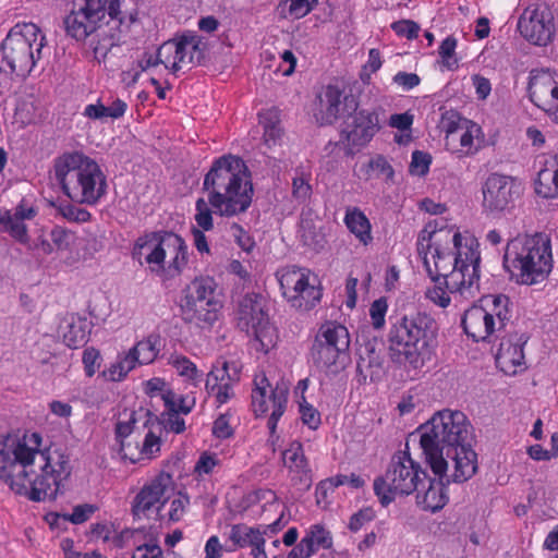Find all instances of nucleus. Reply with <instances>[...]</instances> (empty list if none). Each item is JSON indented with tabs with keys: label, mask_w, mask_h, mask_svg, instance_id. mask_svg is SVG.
<instances>
[{
	"label": "nucleus",
	"mask_w": 558,
	"mask_h": 558,
	"mask_svg": "<svg viewBox=\"0 0 558 558\" xmlns=\"http://www.w3.org/2000/svg\"><path fill=\"white\" fill-rule=\"evenodd\" d=\"M37 433L0 442V477L33 501L53 500L71 474L70 457L60 449L40 450Z\"/></svg>",
	"instance_id": "nucleus-1"
},
{
	"label": "nucleus",
	"mask_w": 558,
	"mask_h": 558,
	"mask_svg": "<svg viewBox=\"0 0 558 558\" xmlns=\"http://www.w3.org/2000/svg\"><path fill=\"white\" fill-rule=\"evenodd\" d=\"M203 186L207 192V205L220 216L242 214L252 203L253 185L246 174V166L239 157L228 155L218 158L205 175Z\"/></svg>",
	"instance_id": "nucleus-2"
},
{
	"label": "nucleus",
	"mask_w": 558,
	"mask_h": 558,
	"mask_svg": "<svg viewBox=\"0 0 558 558\" xmlns=\"http://www.w3.org/2000/svg\"><path fill=\"white\" fill-rule=\"evenodd\" d=\"M417 254L433 282H439L462 260L478 259V242L470 234L450 230H423L417 241Z\"/></svg>",
	"instance_id": "nucleus-3"
},
{
	"label": "nucleus",
	"mask_w": 558,
	"mask_h": 558,
	"mask_svg": "<svg viewBox=\"0 0 558 558\" xmlns=\"http://www.w3.org/2000/svg\"><path fill=\"white\" fill-rule=\"evenodd\" d=\"M420 444L435 475L448 471L445 452L469 442L471 425L461 411L442 410L432 416L420 429Z\"/></svg>",
	"instance_id": "nucleus-4"
},
{
	"label": "nucleus",
	"mask_w": 558,
	"mask_h": 558,
	"mask_svg": "<svg viewBox=\"0 0 558 558\" xmlns=\"http://www.w3.org/2000/svg\"><path fill=\"white\" fill-rule=\"evenodd\" d=\"M504 264L518 283L532 286L543 282L553 268L549 238L535 233L511 240L506 247Z\"/></svg>",
	"instance_id": "nucleus-5"
},
{
	"label": "nucleus",
	"mask_w": 558,
	"mask_h": 558,
	"mask_svg": "<svg viewBox=\"0 0 558 558\" xmlns=\"http://www.w3.org/2000/svg\"><path fill=\"white\" fill-rule=\"evenodd\" d=\"M435 330V320L425 313L403 316L391 326L388 335L390 359L413 368L422 367Z\"/></svg>",
	"instance_id": "nucleus-6"
},
{
	"label": "nucleus",
	"mask_w": 558,
	"mask_h": 558,
	"mask_svg": "<svg viewBox=\"0 0 558 558\" xmlns=\"http://www.w3.org/2000/svg\"><path fill=\"white\" fill-rule=\"evenodd\" d=\"M54 175L64 194L78 203H95L101 195V170L80 153L64 154L54 163Z\"/></svg>",
	"instance_id": "nucleus-7"
},
{
	"label": "nucleus",
	"mask_w": 558,
	"mask_h": 558,
	"mask_svg": "<svg viewBox=\"0 0 558 558\" xmlns=\"http://www.w3.org/2000/svg\"><path fill=\"white\" fill-rule=\"evenodd\" d=\"M369 81V73L361 72L359 77L348 76L323 86L316 97V120L320 124H332L339 119L350 117L356 111L359 97Z\"/></svg>",
	"instance_id": "nucleus-8"
},
{
	"label": "nucleus",
	"mask_w": 558,
	"mask_h": 558,
	"mask_svg": "<svg viewBox=\"0 0 558 558\" xmlns=\"http://www.w3.org/2000/svg\"><path fill=\"white\" fill-rule=\"evenodd\" d=\"M46 36L32 22L15 24L8 33L0 48V70H32L39 65Z\"/></svg>",
	"instance_id": "nucleus-9"
},
{
	"label": "nucleus",
	"mask_w": 558,
	"mask_h": 558,
	"mask_svg": "<svg viewBox=\"0 0 558 558\" xmlns=\"http://www.w3.org/2000/svg\"><path fill=\"white\" fill-rule=\"evenodd\" d=\"M426 472L408 451H398L381 476L374 481V492L384 507L397 497L409 496L420 486H425Z\"/></svg>",
	"instance_id": "nucleus-10"
},
{
	"label": "nucleus",
	"mask_w": 558,
	"mask_h": 558,
	"mask_svg": "<svg viewBox=\"0 0 558 558\" xmlns=\"http://www.w3.org/2000/svg\"><path fill=\"white\" fill-rule=\"evenodd\" d=\"M509 305L510 300L504 294L484 298L482 305L471 306L464 312L462 317L464 332L476 342H490L510 322Z\"/></svg>",
	"instance_id": "nucleus-11"
},
{
	"label": "nucleus",
	"mask_w": 558,
	"mask_h": 558,
	"mask_svg": "<svg viewBox=\"0 0 558 558\" xmlns=\"http://www.w3.org/2000/svg\"><path fill=\"white\" fill-rule=\"evenodd\" d=\"M216 283L210 277L195 278L185 289L181 301L184 323L198 328H210L218 320L222 304L216 294Z\"/></svg>",
	"instance_id": "nucleus-12"
},
{
	"label": "nucleus",
	"mask_w": 558,
	"mask_h": 558,
	"mask_svg": "<svg viewBox=\"0 0 558 558\" xmlns=\"http://www.w3.org/2000/svg\"><path fill=\"white\" fill-rule=\"evenodd\" d=\"M238 326L254 337V348L267 353L277 342L276 328L269 323L264 300L256 294L244 295L238 305Z\"/></svg>",
	"instance_id": "nucleus-13"
},
{
	"label": "nucleus",
	"mask_w": 558,
	"mask_h": 558,
	"mask_svg": "<svg viewBox=\"0 0 558 558\" xmlns=\"http://www.w3.org/2000/svg\"><path fill=\"white\" fill-rule=\"evenodd\" d=\"M140 250H145V260L153 272L165 278L167 255L175 253L172 271L182 272L187 265V246L184 240L172 232L158 236L153 234L144 243H138Z\"/></svg>",
	"instance_id": "nucleus-14"
},
{
	"label": "nucleus",
	"mask_w": 558,
	"mask_h": 558,
	"mask_svg": "<svg viewBox=\"0 0 558 558\" xmlns=\"http://www.w3.org/2000/svg\"><path fill=\"white\" fill-rule=\"evenodd\" d=\"M137 422L136 412L124 410L119 414L116 423V441L118 442V452L122 459H129L135 463L142 459H151L160 450V437L149 429L145 434L144 441L140 447L138 441H132V433Z\"/></svg>",
	"instance_id": "nucleus-15"
},
{
	"label": "nucleus",
	"mask_w": 558,
	"mask_h": 558,
	"mask_svg": "<svg viewBox=\"0 0 558 558\" xmlns=\"http://www.w3.org/2000/svg\"><path fill=\"white\" fill-rule=\"evenodd\" d=\"M283 298L300 311H310L322 299V291L311 281L310 271L296 267H286L277 271Z\"/></svg>",
	"instance_id": "nucleus-16"
},
{
	"label": "nucleus",
	"mask_w": 558,
	"mask_h": 558,
	"mask_svg": "<svg viewBox=\"0 0 558 558\" xmlns=\"http://www.w3.org/2000/svg\"><path fill=\"white\" fill-rule=\"evenodd\" d=\"M350 347L348 329L332 322L320 326L311 349L314 364L319 368H329L347 356Z\"/></svg>",
	"instance_id": "nucleus-17"
},
{
	"label": "nucleus",
	"mask_w": 558,
	"mask_h": 558,
	"mask_svg": "<svg viewBox=\"0 0 558 558\" xmlns=\"http://www.w3.org/2000/svg\"><path fill=\"white\" fill-rule=\"evenodd\" d=\"M288 402V390L286 388H271L268 378L264 373L257 374L254 378L252 391V407L254 413L259 416L271 410L268 428L275 433L279 418L286 411Z\"/></svg>",
	"instance_id": "nucleus-18"
},
{
	"label": "nucleus",
	"mask_w": 558,
	"mask_h": 558,
	"mask_svg": "<svg viewBox=\"0 0 558 558\" xmlns=\"http://www.w3.org/2000/svg\"><path fill=\"white\" fill-rule=\"evenodd\" d=\"M522 37L537 46H546L555 34L554 16L545 4H531L524 9L518 21Z\"/></svg>",
	"instance_id": "nucleus-19"
},
{
	"label": "nucleus",
	"mask_w": 558,
	"mask_h": 558,
	"mask_svg": "<svg viewBox=\"0 0 558 558\" xmlns=\"http://www.w3.org/2000/svg\"><path fill=\"white\" fill-rule=\"evenodd\" d=\"M157 62L165 70H180L182 66L201 65L203 51L195 36H181L178 40H168L157 50Z\"/></svg>",
	"instance_id": "nucleus-20"
},
{
	"label": "nucleus",
	"mask_w": 558,
	"mask_h": 558,
	"mask_svg": "<svg viewBox=\"0 0 558 558\" xmlns=\"http://www.w3.org/2000/svg\"><path fill=\"white\" fill-rule=\"evenodd\" d=\"M105 17V0H83L77 10H72L63 21L65 33L84 40L101 26Z\"/></svg>",
	"instance_id": "nucleus-21"
},
{
	"label": "nucleus",
	"mask_w": 558,
	"mask_h": 558,
	"mask_svg": "<svg viewBox=\"0 0 558 558\" xmlns=\"http://www.w3.org/2000/svg\"><path fill=\"white\" fill-rule=\"evenodd\" d=\"M481 254L476 262H458L447 275L442 277L445 287L454 299L470 300L478 292Z\"/></svg>",
	"instance_id": "nucleus-22"
},
{
	"label": "nucleus",
	"mask_w": 558,
	"mask_h": 558,
	"mask_svg": "<svg viewBox=\"0 0 558 558\" xmlns=\"http://www.w3.org/2000/svg\"><path fill=\"white\" fill-rule=\"evenodd\" d=\"M519 194V184L512 177L492 173L483 185V206L490 213L507 209Z\"/></svg>",
	"instance_id": "nucleus-23"
},
{
	"label": "nucleus",
	"mask_w": 558,
	"mask_h": 558,
	"mask_svg": "<svg viewBox=\"0 0 558 558\" xmlns=\"http://www.w3.org/2000/svg\"><path fill=\"white\" fill-rule=\"evenodd\" d=\"M172 489V477L168 473H160L146 484L137 494L133 505V512L138 518H149L155 510L158 511L166 501V495Z\"/></svg>",
	"instance_id": "nucleus-24"
},
{
	"label": "nucleus",
	"mask_w": 558,
	"mask_h": 558,
	"mask_svg": "<svg viewBox=\"0 0 558 558\" xmlns=\"http://www.w3.org/2000/svg\"><path fill=\"white\" fill-rule=\"evenodd\" d=\"M379 117L376 111L360 110L345 122L341 132L342 138L350 148L365 146L379 131Z\"/></svg>",
	"instance_id": "nucleus-25"
},
{
	"label": "nucleus",
	"mask_w": 558,
	"mask_h": 558,
	"mask_svg": "<svg viewBox=\"0 0 558 558\" xmlns=\"http://www.w3.org/2000/svg\"><path fill=\"white\" fill-rule=\"evenodd\" d=\"M526 341L527 337L524 335L509 336L501 340L496 354V364L506 375H515L524 371L523 345Z\"/></svg>",
	"instance_id": "nucleus-26"
},
{
	"label": "nucleus",
	"mask_w": 558,
	"mask_h": 558,
	"mask_svg": "<svg viewBox=\"0 0 558 558\" xmlns=\"http://www.w3.org/2000/svg\"><path fill=\"white\" fill-rule=\"evenodd\" d=\"M37 209L21 202L13 210L0 213V223L3 230L15 241L23 245L29 244V235L26 221L35 218Z\"/></svg>",
	"instance_id": "nucleus-27"
},
{
	"label": "nucleus",
	"mask_w": 558,
	"mask_h": 558,
	"mask_svg": "<svg viewBox=\"0 0 558 558\" xmlns=\"http://www.w3.org/2000/svg\"><path fill=\"white\" fill-rule=\"evenodd\" d=\"M446 460L452 462L451 478L453 482L463 483L471 478L477 471V456L470 442L450 449L445 452ZM449 463V461H447Z\"/></svg>",
	"instance_id": "nucleus-28"
},
{
	"label": "nucleus",
	"mask_w": 558,
	"mask_h": 558,
	"mask_svg": "<svg viewBox=\"0 0 558 558\" xmlns=\"http://www.w3.org/2000/svg\"><path fill=\"white\" fill-rule=\"evenodd\" d=\"M446 475L442 474L439 476V480L430 478L426 475V480H424L425 486H420L416 494V504L425 511L436 512L442 509L447 501L448 496L445 490V485L442 483V477Z\"/></svg>",
	"instance_id": "nucleus-29"
},
{
	"label": "nucleus",
	"mask_w": 558,
	"mask_h": 558,
	"mask_svg": "<svg viewBox=\"0 0 558 558\" xmlns=\"http://www.w3.org/2000/svg\"><path fill=\"white\" fill-rule=\"evenodd\" d=\"M258 123L263 128V145L268 150H275L284 143L286 132L281 124L280 111L277 108L262 110Z\"/></svg>",
	"instance_id": "nucleus-30"
},
{
	"label": "nucleus",
	"mask_w": 558,
	"mask_h": 558,
	"mask_svg": "<svg viewBox=\"0 0 558 558\" xmlns=\"http://www.w3.org/2000/svg\"><path fill=\"white\" fill-rule=\"evenodd\" d=\"M90 332V322L76 314H69L61 320L59 335L64 344L71 349L82 347Z\"/></svg>",
	"instance_id": "nucleus-31"
},
{
	"label": "nucleus",
	"mask_w": 558,
	"mask_h": 558,
	"mask_svg": "<svg viewBox=\"0 0 558 558\" xmlns=\"http://www.w3.org/2000/svg\"><path fill=\"white\" fill-rule=\"evenodd\" d=\"M356 371L363 381L367 379L374 381L380 378L384 373V359L374 344L366 343L361 348Z\"/></svg>",
	"instance_id": "nucleus-32"
},
{
	"label": "nucleus",
	"mask_w": 558,
	"mask_h": 558,
	"mask_svg": "<svg viewBox=\"0 0 558 558\" xmlns=\"http://www.w3.org/2000/svg\"><path fill=\"white\" fill-rule=\"evenodd\" d=\"M461 134L449 136L446 138V148L458 157L471 156L478 150L474 140L481 134V128L472 121L468 126L463 128Z\"/></svg>",
	"instance_id": "nucleus-33"
},
{
	"label": "nucleus",
	"mask_w": 558,
	"mask_h": 558,
	"mask_svg": "<svg viewBox=\"0 0 558 558\" xmlns=\"http://www.w3.org/2000/svg\"><path fill=\"white\" fill-rule=\"evenodd\" d=\"M196 214L194 219L198 228L192 229L194 245L199 253L209 254L210 250L204 231H209L214 227L213 214L204 198H198L195 204Z\"/></svg>",
	"instance_id": "nucleus-34"
},
{
	"label": "nucleus",
	"mask_w": 558,
	"mask_h": 558,
	"mask_svg": "<svg viewBox=\"0 0 558 558\" xmlns=\"http://www.w3.org/2000/svg\"><path fill=\"white\" fill-rule=\"evenodd\" d=\"M535 192L544 198L558 197V155L549 166L538 172Z\"/></svg>",
	"instance_id": "nucleus-35"
},
{
	"label": "nucleus",
	"mask_w": 558,
	"mask_h": 558,
	"mask_svg": "<svg viewBox=\"0 0 558 558\" xmlns=\"http://www.w3.org/2000/svg\"><path fill=\"white\" fill-rule=\"evenodd\" d=\"M241 368L236 362H229L223 360L221 367L215 366L208 374L206 379V390L208 393L215 392L221 383L238 381L240 379Z\"/></svg>",
	"instance_id": "nucleus-36"
},
{
	"label": "nucleus",
	"mask_w": 558,
	"mask_h": 558,
	"mask_svg": "<svg viewBox=\"0 0 558 558\" xmlns=\"http://www.w3.org/2000/svg\"><path fill=\"white\" fill-rule=\"evenodd\" d=\"M344 222L360 242L366 245L372 241L369 220L359 208L347 209Z\"/></svg>",
	"instance_id": "nucleus-37"
},
{
	"label": "nucleus",
	"mask_w": 558,
	"mask_h": 558,
	"mask_svg": "<svg viewBox=\"0 0 558 558\" xmlns=\"http://www.w3.org/2000/svg\"><path fill=\"white\" fill-rule=\"evenodd\" d=\"M283 464L290 470V472L302 473L307 481V474L310 472L307 460L303 452L302 444L293 441L282 452Z\"/></svg>",
	"instance_id": "nucleus-38"
},
{
	"label": "nucleus",
	"mask_w": 558,
	"mask_h": 558,
	"mask_svg": "<svg viewBox=\"0 0 558 558\" xmlns=\"http://www.w3.org/2000/svg\"><path fill=\"white\" fill-rule=\"evenodd\" d=\"M364 180L373 178H384L386 181H392L395 171L392 166L383 155H376L361 167Z\"/></svg>",
	"instance_id": "nucleus-39"
},
{
	"label": "nucleus",
	"mask_w": 558,
	"mask_h": 558,
	"mask_svg": "<svg viewBox=\"0 0 558 558\" xmlns=\"http://www.w3.org/2000/svg\"><path fill=\"white\" fill-rule=\"evenodd\" d=\"M158 342L159 337L150 335L129 350L137 365H147L155 361L159 352L157 348Z\"/></svg>",
	"instance_id": "nucleus-40"
},
{
	"label": "nucleus",
	"mask_w": 558,
	"mask_h": 558,
	"mask_svg": "<svg viewBox=\"0 0 558 558\" xmlns=\"http://www.w3.org/2000/svg\"><path fill=\"white\" fill-rule=\"evenodd\" d=\"M303 538L312 547L313 554L320 548L329 549L332 546L331 533L322 524L312 525Z\"/></svg>",
	"instance_id": "nucleus-41"
},
{
	"label": "nucleus",
	"mask_w": 558,
	"mask_h": 558,
	"mask_svg": "<svg viewBox=\"0 0 558 558\" xmlns=\"http://www.w3.org/2000/svg\"><path fill=\"white\" fill-rule=\"evenodd\" d=\"M260 534L258 529L245 524H234L231 526L228 538L235 547L243 548L250 546L255 539H258V535Z\"/></svg>",
	"instance_id": "nucleus-42"
},
{
	"label": "nucleus",
	"mask_w": 558,
	"mask_h": 558,
	"mask_svg": "<svg viewBox=\"0 0 558 558\" xmlns=\"http://www.w3.org/2000/svg\"><path fill=\"white\" fill-rule=\"evenodd\" d=\"M470 122V120L462 118L458 111L450 109L442 112L439 128L446 133V140L449 138V136L457 135L463 128L468 126Z\"/></svg>",
	"instance_id": "nucleus-43"
},
{
	"label": "nucleus",
	"mask_w": 558,
	"mask_h": 558,
	"mask_svg": "<svg viewBox=\"0 0 558 558\" xmlns=\"http://www.w3.org/2000/svg\"><path fill=\"white\" fill-rule=\"evenodd\" d=\"M137 363L130 351L119 354L117 361L108 369L110 380L121 381L135 368Z\"/></svg>",
	"instance_id": "nucleus-44"
},
{
	"label": "nucleus",
	"mask_w": 558,
	"mask_h": 558,
	"mask_svg": "<svg viewBox=\"0 0 558 558\" xmlns=\"http://www.w3.org/2000/svg\"><path fill=\"white\" fill-rule=\"evenodd\" d=\"M141 536H142V531H140V530L124 529L119 534H116L111 538V542H112V545L117 548L135 547V553L132 555V558H137L140 556L138 547L148 546V545L154 544V543L141 544L140 543Z\"/></svg>",
	"instance_id": "nucleus-45"
},
{
	"label": "nucleus",
	"mask_w": 558,
	"mask_h": 558,
	"mask_svg": "<svg viewBox=\"0 0 558 558\" xmlns=\"http://www.w3.org/2000/svg\"><path fill=\"white\" fill-rule=\"evenodd\" d=\"M169 364L180 376L185 377L189 380L196 379L198 375L196 365L184 355L171 354L169 356Z\"/></svg>",
	"instance_id": "nucleus-46"
},
{
	"label": "nucleus",
	"mask_w": 558,
	"mask_h": 558,
	"mask_svg": "<svg viewBox=\"0 0 558 558\" xmlns=\"http://www.w3.org/2000/svg\"><path fill=\"white\" fill-rule=\"evenodd\" d=\"M457 39L453 36L446 37L439 45L438 52L442 65L451 70L453 66L458 68V59L456 56Z\"/></svg>",
	"instance_id": "nucleus-47"
},
{
	"label": "nucleus",
	"mask_w": 558,
	"mask_h": 558,
	"mask_svg": "<svg viewBox=\"0 0 558 558\" xmlns=\"http://www.w3.org/2000/svg\"><path fill=\"white\" fill-rule=\"evenodd\" d=\"M318 0H279V7L288 4L289 15L293 19L306 16L317 4Z\"/></svg>",
	"instance_id": "nucleus-48"
},
{
	"label": "nucleus",
	"mask_w": 558,
	"mask_h": 558,
	"mask_svg": "<svg viewBox=\"0 0 558 558\" xmlns=\"http://www.w3.org/2000/svg\"><path fill=\"white\" fill-rule=\"evenodd\" d=\"M425 296L442 308L447 307L451 301L450 292L445 287L442 278H439V282H434L433 288L426 290Z\"/></svg>",
	"instance_id": "nucleus-49"
},
{
	"label": "nucleus",
	"mask_w": 558,
	"mask_h": 558,
	"mask_svg": "<svg viewBox=\"0 0 558 558\" xmlns=\"http://www.w3.org/2000/svg\"><path fill=\"white\" fill-rule=\"evenodd\" d=\"M58 213L70 222L83 223L90 219L87 210L72 204L59 205Z\"/></svg>",
	"instance_id": "nucleus-50"
},
{
	"label": "nucleus",
	"mask_w": 558,
	"mask_h": 558,
	"mask_svg": "<svg viewBox=\"0 0 558 558\" xmlns=\"http://www.w3.org/2000/svg\"><path fill=\"white\" fill-rule=\"evenodd\" d=\"M50 236L53 245L61 251L71 248V246L75 243L74 232L59 226L51 230Z\"/></svg>",
	"instance_id": "nucleus-51"
},
{
	"label": "nucleus",
	"mask_w": 558,
	"mask_h": 558,
	"mask_svg": "<svg viewBox=\"0 0 558 558\" xmlns=\"http://www.w3.org/2000/svg\"><path fill=\"white\" fill-rule=\"evenodd\" d=\"M312 195V186L306 178L299 175L292 180V196L299 203H305Z\"/></svg>",
	"instance_id": "nucleus-52"
},
{
	"label": "nucleus",
	"mask_w": 558,
	"mask_h": 558,
	"mask_svg": "<svg viewBox=\"0 0 558 558\" xmlns=\"http://www.w3.org/2000/svg\"><path fill=\"white\" fill-rule=\"evenodd\" d=\"M392 31L399 37H404L407 39H414L418 36L420 26L416 22L411 20H401L393 22L391 24Z\"/></svg>",
	"instance_id": "nucleus-53"
},
{
	"label": "nucleus",
	"mask_w": 558,
	"mask_h": 558,
	"mask_svg": "<svg viewBox=\"0 0 558 558\" xmlns=\"http://www.w3.org/2000/svg\"><path fill=\"white\" fill-rule=\"evenodd\" d=\"M302 240L305 245L317 248L324 244V236L320 232H317L314 226L310 221H303L302 226Z\"/></svg>",
	"instance_id": "nucleus-54"
},
{
	"label": "nucleus",
	"mask_w": 558,
	"mask_h": 558,
	"mask_svg": "<svg viewBox=\"0 0 558 558\" xmlns=\"http://www.w3.org/2000/svg\"><path fill=\"white\" fill-rule=\"evenodd\" d=\"M432 157L429 154L415 150L412 154V160L410 165V171L413 174L425 175L428 172Z\"/></svg>",
	"instance_id": "nucleus-55"
},
{
	"label": "nucleus",
	"mask_w": 558,
	"mask_h": 558,
	"mask_svg": "<svg viewBox=\"0 0 558 558\" xmlns=\"http://www.w3.org/2000/svg\"><path fill=\"white\" fill-rule=\"evenodd\" d=\"M299 403L303 423L306 424L310 428H317L320 423V415L318 411L314 409L310 403H307L304 396H302V399Z\"/></svg>",
	"instance_id": "nucleus-56"
},
{
	"label": "nucleus",
	"mask_w": 558,
	"mask_h": 558,
	"mask_svg": "<svg viewBox=\"0 0 558 558\" xmlns=\"http://www.w3.org/2000/svg\"><path fill=\"white\" fill-rule=\"evenodd\" d=\"M323 484L329 485L330 487H338L344 484H349L354 488H360L364 486L365 482L360 475L351 473L350 475L338 474L326 480Z\"/></svg>",
	"instance_id": "nucleus-57"
},
{
	"label": "nucleus",
	"mask_w": 558,
	"mask_h": 558,
	"mask_svg": "<svg viewBox=\"0 0 558 558\" xmlns=\"http://www.w3.org/2000/svg\"><path fill=\"white\" fill-rule=\"evenodd\" d=\"M387 307L388 306L385 299H378L372 303L369 308V315L374 328L380 329L385 325Z\"/></svg>",
	"instance_id": "nucleus-58"
},
{
	"label": "nucleus",
	"mask_w": 558,
	"mask_h": 558,
	"mask_svg": "<svg viewBox=\"0 0 558 558\" xmlns=\"http://www.w3.org/2000/svg\"><path fill=\"white\" fill-rule=\"evenodd\" d=\"M96 508L93 505H78L73 509L70 514H64L63 518L74 524H81L87 521L95 512Z\"/></svg>",
	"instance_id": "nucleus-59"
},
{
	"label": "nucleus",
	"mask_w": 558,
	"mask_h": 558,
	"mask_svg": "<svg viewBox=\"0 0 558 558\" xmlns=\"http://www.w3.org/2000/svg\"><path fill=\"white\" fill-rule=\"evenodd\" d=\"M124 2L125 0H107V14L110 16L111 20H116L120 24L124 23L126 19H129V22H133L134 20L132 13L126 15L122 11Z\"/></svg>",
	"instance_id": "nucleus-60"
},
{
	"label": "nucleus",
	"mask_w": 558,
	"mask_h": 558,
	"mask_svg": "<svg viewBox=\"0 0 558 558\" xmlns=\"http://www.w3.org/2000/svg\"><path fill=\"white\" fill-rule=\"evenodd\" d=\"M83 363L87 376H93L101 363L100 352L94 348L86 349L83 354Z\"/></svg>",
	"instance_id": "nucleus-61"
},
{
	"label": "nucleus",
	"mask_w": 558,
	"mask_h": 558,
	"mask_svg": "<svg viewBox=\"0 0 558 558\" xmlns=\"http://www.w3.org/2000/svg\"><path fill=\"white\" fill-rule=\"evenodd\" d=\"M213 433L217 438L226 439L233 435L228 414L219 415L214 422Z\"/></svg>",
	"instance_id": "nucleus-62"
},
{
	"label": "nucleus",
	"mask_w": 558,
	"mask_h": 558,
	"mask_svg": "<svg viewBox=\"0 0 558 558\" xmlns=\"http://www.w3.org/2000/svg\"><path fill=\"white\" fill-rule=\"evenodd\" d=\"M375 511L372 508H365L354 513L349 522V529L353 532L359 531L365 523L375 518Z\"/></svg>",
	"instance_id": "nucleus-63"
},
{
	"label": "nucleus",
	"mask_w": 558,
	"mask_h": 558,
	"mask_svg": "<svg viewBox=\"0 0 558 558\" xmlns=\"http://www.w3.org/2000/svg\"><path fill=\"white\" fill-rule=\"evenodd\" d=\"M82 401L89 408H99L102 402V388L96 386L86 387L82 395Z\"/></svg>",
	"instance_id": "nucleus-64"
}]
</instances>
